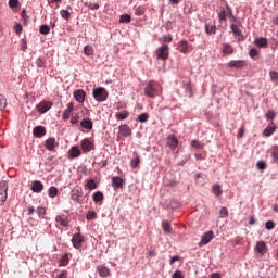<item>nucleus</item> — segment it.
I'll use <instances>...</instances> for the list:
<instances>
[{
    "label": "nucleus",
    "instance_id": "1",
    "mask_svg": "<svg viewBox=\"0 0 278 278\" xmlns=\"http://www.w3.org/2000/svg\"><path fill=\"white\" fill-rule=\"evenodd\" d=\"M160 94H162V85L155 80L148 81L144 87V96L150 99H155V97H160Z\"/></svg>",
    "mask_w": 278,
    "mask_h": 278
},
{
    "label": "nucleus",
    "instance_id": "2",
    "mask_svg": "<svg viewBox=\"0 0 278 278\" xmlns=\"http://www.w3.org/2000/svg\"><path fill=\"white\" fill-rule=\"evenodd\" d=\"M217 16L219 18V23H227V18H230L231 23H236V16H233V11L229 5L219 8Z\"/></svg>",
    "mask_w": 278,
    "mask_h": 278
},
{
    "label": "nucleus",
    "instance_id": "3",
    "mask_svg": "<svg viewBox=\"0 0 278 278\" xmlns=\"http://www.w3.org/2000/svg\"><path fill=\"white\" fill-rule=\"evenodd\" d=\"M93 98L100 103L108 101V90L103 87H98L93 89Z\"/></svg>",
    "mask_w": 278,
    "mask_h": 278
},
{
    "label": "nucleus",
    "instance_id": "4",
    "mask_svg": "<svg viewBox=\"0 0 278 278\" xmlns=\"http://www.w3.org/2000/svg\"><path fill=\"white\" fill-rule=\"evenodd\" d=\"M170 48L168 45H163L156 50V58L157 60H163V62H166L168 60Z\"/></svg>",
    "mask_w": 278,
    "mask_h": 278
},
{
    "label": "nucleus",
    "instance_id": "5",
    "mask_svg": "<svg viewBox=\"0 0 278 278\" xmlns=\"http://www.w3.org/2000/svg\"><path fill=\"white\" fill-rule=\"evenodd\" d=\"M8 201V181H0V205H3Z\"/></svg>",
    "mask_w": 278,
    "mask_h": 278
},
{
    "label": "nucleus",
    "instance_id": "6",
    "mask_svg": "<svg viewBox=\"0 0 278 278\" xmlns=\"http://www.w3.org/2000/svg\"><path fill=\"white\" fill-rule=\"evenodd\" d=\"M53 108V102L43 100L39 104H37L36 109L39 114H47L50 109Z\"/></svg>",
    "mask_w": 278,
    "mask_h": 278
},
{
    "label": "nucleus",
    "instance_id": "7",
    "mask_svg": "<svg viewBox=\"0 0 278 278\" xmlns=\"http://www.w3.org/2000/svg\"><path fill=\"white\" fill-rule=\"evenodd\" d=\"M72 244L74 249H79L81 244H84V235L81 232H77L72 237Z\"/></svg>",
    "mask_w": 278,
    "mask_h": 278
},
{
    "label": "nucleus",
    "instance_id": "8",
    "mask_svg": "<svg viewBox=\"0 0 278 278\" xmlns=\"http://www.w3.org/2000/svg\"><path fill=\"white\" fill-rule=\"evenodd\" d=\"M212 240H214V232L210 230L202 236L199 247H205V244H210Z\"/></svg>",
    "mask_w": 278,
    "mask_h": 278
},
{
    "label": "nucleus",
    "instance_id": "9",
    "mask_svg": "<svg viewBox=\"0 0 278 278\" xmlns=\"http://www.w3.org/2000/svg\"><path fill=\"white\" fill-rule=\"evenodd\" d=\"M178 49L180 53H184L186 55L187 53H190V51H192V45L188 43V40H181L178 43Z\"/></svg>",
    "mask_w": 278,
    "mask_h": 278
},
{
    "label": "nucleus",
    "instance_id": "10",
    "mask_svg": "<svg viewBox=\"0 0 278 278\" xmlns=\"http://www.w3.org/2000/svg\"><path fill=\"white\" fill-rule=\"evenodd\" d=\"M244 66H247V61L244 60H231L230 62L227 63V67L228 68H244Z\"/></svg>",
    "mask_w": 278,
    "mask_h": 278
},
{
    "label": "nucleus",
    "instance_id": "11",
    "mask_svg": "<svg viewBox=\"0 0 278 278\" xmlns=\"http://www.w3.org/2000/svg\"><path fill=\"white\" fill-rule=\"evenodd\" d=\"M277 130V126L275 125V122H270V124L263 130V136L265 138H270Z\"/></svg>",
    "mask_w": 278,
    "mask_h": 278
},
{
    "label": "nucleus",
    "instance_id": "12",
    "mask_svg": "<svg viewBox=\"0 0 278 278\" xmlns=\"http://www.w3.org/2000/svg\"><path fill=\"white\" fill-rule=\"evenodd\" d=\"M254 251L261 255H265V253L268 251V247L266 245V242L257 241L256 245L254 247Z\"/></svg>",
    "mask_w": 278,
    "mask_h": 278
},
{
    "label": "nucleus",
    "instance_id": "13",
    "mask_svg": "<svg viewBox=\"0 0 278 278\" xmlns=\"http://www.w3.org/2000/svg\"><path fill=\"white\" fill-rule=\"evenodd\" d=\"M118 129H119L118 134L123 138H128V136H131V127H129V125L127 124L119 125Z\"/></svg>",
    "mask_w": 278,
    "mask_h": 278
},
{
    "label": "nucleus",
    "instance_id": "14",
    "mask_svg": "<svg viewBox=\"0 0 278 278\" xmlns=\"http://www.w3.org/2000/svg\"><path fill=\"white\" fill-rule=\"evenodd\" d=\"M33 135L35 138H43V136H47V128L45 126H36L33 129Z\"/></svg>",
    "mask_w": 278,
    "mask_h": 278
},
{
    "label": "nucleus",
    "instance_id": "15",
    "mask_svg": "<svg viewBox=\"0 0 278 278\" xmlns=\"http://www.w3.org/2000/svg\"><path fill=\"white\" fill-rule=\"evenodd\" d=\"M75 110V102H70L67 109L63 111L62 118L63 121H68L71 118V113Z\"/></svg>",
    "mask_w": 278,
    "mask_h": 278
},
{
    "label": "nucleus",
    "instance_id": "16",
    "mask_svg": "<svg viewBox=\"0 0 278 278\" xmlns=\"http://www.w3.org/2000/svg\"><path fill=\"white\" fill-rule=\"evenodd\" d=\"M254 45L260 49H268V39L266 37H257L254 39Z\"/></svg>",
    "mask_w": 278,
    "mask_h": 278
},
{
    "label": "nucleus",
    "instance_id": "17",
    "mask_svg": "<svg viewBox=\"0 0 278 278\" xmlns=\"http://www.w3.org/2000/svg\"><path fill=\"white\" fill-rule=\"evenodd\" d=\"M92 147H94V144L92 141H90V139L86 138L81 141V149L84 153H90V151L93 149Z\"/></svg>",
    "mask_w": 278,
    "mask_h": 278
},
{
    "label": "nucleus",
    "instance_id": "18",
    "mask_svg": "<svg viewBox=\"0 0 278 278\" xmlns=\"http://www.w3.org/2000/svg\"><path fill=\"white\" fill-rule=\"evenodd\" d=\"M45 147L46 149H48V151H55L59 144H58V141H55V138L50 137L49 139L46 140Z\"/></svg>",
    "mask_w": 278,
    "mask_h": 278
},
{
    "label": "nucleus",
    "instance_id": "19",
    "mask_svg": "<svg viewBox=\"0 0 278 278\" xmlns=\"http://www.w3.org/2000/svg\"><path fill=\"white\" fill-rule=\"evenodd\" d=\"M33 192H36L37 194H40L42 190H45V185L40 180L33 181V186L30 188Z\"/></svg>",
    "mask_w": 278,
    "mask_h": 278
},
{
    "label": "nucleus",
    "instance_id": "20",
    "mask_svg": "<svg viewBox=\"0 0 278 278\" xmlns=\"http://www.w3.org/2000/svg\"><path fill=\"white\" fill-rule=\"evenodd\" d=\"M55 223H59V225H61L62 227H68V216H66L65 214L58 215L55 217Z\"/></svg>",
    "mask_w": 278,
    "mask_h": 278
},
{
    "label": "nucleus",
    "instance_id": "21",
    "mask_svg": "<svg viewBox=\"0 0 278 278\" xmlns=\"http://www.w3.org/2000/svg\"><path fill=\"white\" fill-rule=\"evenodd\" d=\"M167 146L172 151H175L177 147H179V140L174 135L169 136L167 139Z\"/></svg>",
    "mask_w": 278,
    "mask_h": 278
},
{
    "label": "nucleus",
    "instance_id": "22",
    "mask_svg": "<svg viewBox=\"0 0 278 278\" xmlns=\"http://www.w3.org/2000/svg\"><path fill=\"white\" fill-rule=\"evenodd\" d=\"M74 99L78 102V103H84V101H86V91H84L83 89H78L74 92Z\"/></svg>",
    "mask_w": 278,
    "mask_h": 278
},
{
    "label": "nucleus",
    "instance_id": "23",
    "mask_svg": "<svg viewBox=\"0 0 278 278\" xmlns=\"http://www.w3.org/2000/svg\"><path fill=\"white\" fill-rule=\"evenodd\" d=\"M81 197H84V192L81 191V189L72 190V193H71L72 201H76V203H81L79 201V199H81Z\"/></svg>",
    "mask_w": 278,
    "mask_h": 278
},
{
    "label": "nucleus",
    "instance_id": "24",
    "mask_svg": "<svg viewBox=\"0 0 278 278\" xmlns=\"http://www.w3.org/2000/svg\"><path fill=\"white\" fill-rule=\"evenodd\" d=\"M81 155V150H79V147L74 146L68 152L70 160H74L75 157H79Z\"/></svg>",
    "mask_w": 278,
    "mask_h": 278
},
{
    "label": "nucleus",
    "instance_id": "25",
    "mask_svg": "<svg viewBox=\"0 0 278 278\" xmlns=\"http://www.w3.org/2000/svg\"><path fill=\"white\" fill-rule=\"evenodd\" d=\"M211 191L216 195V197H223V186L219 184H213L211 187Z\"/></svg>",
    "mask_w": 278,
    "mask_h": 278
},
{
    "label": "nucleus",
    "instance_id": "26",
    "mask_svg": "<svg viewBox=\"0 0 278 278\" xmlns=\"http://www.w3.org/2000/svg\"><path fill=\"white\" fill-rule=\"evenodd\" d=\"M112 186L114 190H118V188H123V178L115 176L112 178Z\"/></svg>",
    "mask_w": 278,
    "mask_h": 278
},
{
    "label": "nucleus",
    "instance_id": "27",
    "mask_svg": "<svg viewBox=\"0 0 278 278\" xmlns=\"http://www.w3.org/2000/svg\"><path fill=\"white\" fill-rule=\"evenodd\" d=\"M222 53H224V55H231V53H233V47L229 43H223Z\"/></svg>",
    "mask_w": 278,
    "mask_h": 278
},
{
    "label": "nucleus",
    "instance_id": "28",
    "mask_svg": "<svg viewBox=\"0 0 278 278\" xmlns=\"http://www.w3.org/2000/svg\"><path fill=\"white\" fill-rule=\"evenodd\" d=\"M85 188H87L88 190H97L98 186L94 179L88 178L86 180Z\"/></svg>",
    "mask_w": 278,
    "mask_h": 278
},
{
    "label": "nucleus",
    "instance_id": "29",
    "mask_svg": "<svg viewBox=\"0 0 278 278\" xmlns=\"http://www.w3.org/2000/svg\"><path fill=\"white\" fill-rule=\"evenodd\" d=\"M80 126L83 127V129H88V130L92 129V127H93L92 119H90V118L83 119L80 122Z\"/></svg>",
    "mask_w": 278,
    "mask_h": 278
},
{
    "label": "nucleus",
    "instance_id": "30",
    "mask_svg": "<svg viewBox=\"0 0 278 278\" xmlns=\"http://www.w3.org/2000/svg\"><path fill=\"white\" fill-rule=\"evenodd\" d=\"M117 121H127L129 118V111L118 112L115 114Z\"/></svg>",
    "mask_w": 278,
    "mask_h": 278
},
{
    "label": "nucleus",
    "instance_id": "31",
    "mask_svg": "<svg viewBox=\"0 0 278 278\" xmlns=\"http://www.w3.org/2000/svg\"><path fill=\"white\" fill-rule=\"evenodd\" d=\"M98 273H99L100 277H110V269L105 266H99Z\"/></svg>",
    "mask_w": 278,
    "mask_h": 278
},
{
    "label": "nucleus",
    "instance_id": "32",
    "mask_svg": "<svg viewBox=\"0 0 278 278\" xmlns=\"http://www.w3.org/2000/svg\"><path fill=\"white\" fill-rule=\"evenodd\" d=\"M70 262H71V260L68 258V253H65L60 258L59 266H68Z\"/></svg>",
    "mask_w": 278,
    "mask_h": 278
},
{
    "label": "nucleus",
    "instance_id": "33",
    "mask_svg": "<svg viewBox=\"0 0 278 278\" xmlns=\"http://www.w3.org/2000/svg\"><path fill=\"white\" fill-rule=\"evenodd\" d=\"M162 228L165 233H170V231H173V227L170 226V223L168 220L162 222Z\"/></svg>",
    "mask_w": 278,
    "mask_h": 278
},
{
    "label": "nucleus",
    "instance_id": "34",
    "mask_svg": "<svg viewBox=\"0 0 278 278\" xmlns=\"http://www.w3.org/2000/svg\"><path fill=\"white\" fill-rule=\"evenodd\" d=\"M204 29H205V34H208V35L216 34V25L205 24Z\"/></svg>",
    "mask_w": 278,
    "mask_h": 278
},
{
    "label": "nucleus",
    "instance_id": "35",
    "mask_svg": "<svg viewBox=\"0 0 278 278\" xmlns=\"http://www.w3.org/2000/svg\"><path fill=\"white\" fill-rule=\"evenodd\" d=\"M103 199H105V197L103 195V192L98 191V192L93 193L94 203H101V201H103Z\"/></svg>",
    "mask_w": 278,
    "mask_h": 278
},
{
    "label": "nucleus",
    "instance_id": "36",
    "mask_svg": "<svg viewBox=\"0 0 278 278\" xmlns=\"http://www.w3.org/2000/svg\"><path fill=\"white\" fill-rule=\"evenodd\" d=\"M62 3V0H48V4L50 5V8H52L53 10H58V8H60V4Z\"/></svg>",
    "mask_w": 278,
    "mask_h": 278
},
{
    "label": "nucleus",
    "instance_id": "37",
    "mask_svg": "<svg viewBox=\"0 0 278 278\" xmlns=\"http://www.w3.org/2000/svg\"><path fill=\"white\" fill-rule=\"evenodd\" d=\"M85 8H89V10H99V3H92L91 1H86L84 3Z\"/></svg>",
    "mask_w": 278,
    "mask_h": 278
},
{
    "label": "nucleus",
    "instance_id": "38",
    "mask_svg": "<svg viewBox=\"0 0 278 278\" xmlns=\"http://www.w3.org/2000/svg\"><path fill=\"white\" fill-rule=\"evenodd\" d=\"M39 31L40 34H42L43 36H47L50 31H51V28L49 27V25L47 24H43L39 27Z\"/></svg>",
    "mask_w": 278,
    "mask_h": 278
},
{
    "label": "nucleus",
    "instance_id": "39",
    "mask_svg": "<svg viewBox=\"0 0 278 278\" xmlns=\"http://www.w3.org/2000/svg\"><path fill=\"white\" fill-rule=\"evenodd\" d=\"M37 68H45L47 66V61L43 58H38L36 61Z\"/></svg>",
    "mask_w": 278,
    "mask_h": 278
},
{
    "label": "nucleus",
    "instance_id": "40",
    "mask_svg": "<svg viewBox=\"0 0 278 278\" xmlns=\"http://www.w3.org/2000/svg\"><path fill=\"white\" fill-rule=\"evenodd\" d=\"M257 55H260V50H257L256 48H251L249 50V56L252 59V60H255V58H257Z\"/></svg>",
    "mask_w": 278,
    "mask_h": 278
},
{
    "label": "nucleus",
    "instance_id": "41",
    "mask_svg": "<svg viewBox=\"0 0 278 278\" xmlns=\"http://www.w3.org/2000/svg\"><path fill=\"white\" fill-rule=\"evenodd\" d=\"M277 114H275V111L268 110L267 113L265 114L266 121H275Z\"/></svg>",
    "mask_w": 278,
    "mask_h": 278
},
{
    "label": "nucleus",
    "instance_id": "42",
    "mask_svg": "<svg viewBox=\"0 0 278 278\" xmlns=\"http://www.w3.org/2000/svg\"><path fill=\"white\" fill-rule=\"evenodd\" d=\"M36 212L39 218H45V215L47 214V208L45 206H38Z\"/></svg>",
    "mask_w": 278,
    "mask_h": 278
},
{
    "label": "nucleus",
    "instance_id": "43",
    "mask_svg": "<svg viewBox=\"0 0 278 278\" xmlns=\"http://www.w3.org/2000/svg\"><path fill=\"white\" fill-rule=\"evenodd\" d=\"M269 77H270V81H273V84H278V72L270 71Z\"/></svg>",
    "mask_w": 278,
    "mask_h": 278
},
{
    "label": "nucleus",
    "instance_id": "44",
    "mask_svg": "<svg viewBox=\"0 0 278 278\" xmlns=\"http://www.w3.org/2000/svg\"><path fill=\"white\" fill-rule=\"evenodd\" d=\"M48 194L50 197V199H55V197H58V189L56 187H50Z\"/></svg>",
    "mask_w": 278,
    "mask_h": 278
},
{
    "label": "nucleus",
    "instance_id": "45",
    "mask_svg": "<svg viewBox=\"0 0 278 278\" xmlns=\"http://www.w3.org/2000/svg\"><path fill=\"white\" fill-rule=\"evenodd\" d=\"M191 147H193V149H203L205 147V144H203V142H201L199 140H192Z\"/></svg>",
    "mask_w": 278,
    "mask_h": 278
},
{
    "label": "nucleus",
    "instance_id": "46",
    "mask_svg": "<svg viewBox=\"0 0 278 278\" xmlns=\"http://www.w3.org/2000/svg\"><path fill=\"white\" fill-rule=\"evenodd\" d=\"M230 28L235 36H242V30H240V28H238L236 24H231Z\"/></svg>",
    "mask_w": 278,
    "mask_h": 278
},
{
    "label": "nucleus",
    "instance_id": "47",
    "mask_svg": "<svg viewBox=\"0 0 278 278\" xmlns=\"http://www.w3.org/2000/svg\"><path fill=\"white\" fill-rule=\"evenodd\" d=\"M119 23H131V15L129 14L121 15Z\"/></svg>",
    "mask_w": 278,
    "mask_h": 278
},
{
    "label": "nucleus",
    "instance_id": "48",
    "mask_svg": "<svg viewBox=\"0 0 278 278\" xmlns=\"http://www.w3.org/2000/svg\"><path fill=\"white\" fill-rule=\"evenodd\" d=\"M60 14H61L62 18H64V21H68L71 18V12L68 10L62 9L60 11Z\"/></svg>",
    "mask_w": 278,
    "mask_h": 278
},
{
    "label": "nucleus",
    "instance_id": "49",
    "mask_svg": "<svg viewBox=\"0 0 278 278\" xmlns=\"http://www.w3.org/2000/svg\"><path fill=\"white\" fill-rule=\"evenodd\" d=\"M139 165H140V156H136L130 161L131 168H138Z\"/></svg>",
    "mask_w": 278,
    "mask_h": 278
},
{
    "label": "nucleus",
    "instance_id": "50",
    "mask_svg": "<svg viewBox=\"0 0 278 278\" xmlns=\"http://www.w3.org/2000/svg\"><path fill=\"white\" fill-rule=\"evenodd\" d=\"M144 7H135L136 16H142L144 14Z\"/></svg>",
    "mask_w": 278,
    "mask_h": 278
},
{
    "label": "nucleus",
    "instance_id": "51",
    "mask_svg": "<svg viewBox=\"0 0 278 278\" xmlns=\"http://www.w3.org/2000/svg\"><path fill=\"white\" fill-rule=\"evenodd\" d=\"M139 123H147L149 121V115L147 113H142L138 116Z\"/></svg>",
    "mask_w": 278,
    "mask_h": 278
},
{
    "label": "nucleus",
    "instance_id": "52",
    "mask_svg": "<svg viewBox=\"0 0 278 278\" xmlns=\"http://www.w3.org/2000/svg\"><path fill=\"white\" fill-rule=\"evenodd\" d=\"M87 220H94L97 218V212L94 211H89L86 215Z\"/></svg>",
    "mask_w": 278,
    "mask_h": 278
},
{
    "label": "nucleus",
    "instance_id": "53",
    "mask_svg": "<svg viewBox=\"0 0 278 278\" xmlns=\"http://www.w3.org/2000/svg\"><path fill=\"white\" fill-rule=\"evenodd\" d=\"M256 166H257L258 170H266V168H267L266 162H264V161H258Z\"/></svg>",
    "mask_w": 278,
    "mask_h": 278
},
{
    "label": "nucleus",
    "instance_id": "54",
    "mask_svg": "<svg viewBox=\"0 0 278 278\" xmlns=\"http://www.w3.org/2000/svg\"><path fill=\"white\" fill-rule=\"evenodd\" d=\"M8 104L5 98L0 94V110H4L5 105Z\"/></svg>",
    "mask_w": 278,
    "mask_h": 278
},
{
    "label": "nucleus",
    "instance_id": "55",
    "mask_svg": "<svg viewBox=\"0 0 278 278\" xmlns=\"http://www.w3.org/2000/svg\"><path fill=\"white\" fill-rule=\"evenodd\" d=\"M14 31H15V34H17V36H21V34L23 31V26H21V24H15Z\"/></svg>",
    "mask_w": 278,
    "mask_h": 278
},
{
    "label": "nucleus",
    "instance_id": "56",
    "mask_svg": "<svg viewBox=\"0 0 278 278\" xmlns=\"http://www.w3.org/2000/svg\"><path fill=\"white\" fill-rule=\"evenodd\" d=\"M71 123L72 125H77V123H79V114H74L71 118Z\"/></svg>",
    "mask_w": 278,
    "mask_h": 278
},
{
    "label": "nucleus",
    "instance_id": "57",
    "mask_svg": "<svg viewBox=\"0 0 278 278\" xmlns=\"http://www.w3.org/2000/svg\"><path fill=\"white\" fill-rule=\"evenodd\" d=\"M219 214L223 218H225V216H229V210H227V207H222Z\"/></svg>",
    "mask_w": 278,
    "mask_h": 278
},
{
    "label": "nucleus",
    "instance_id": "58",
    "mask_svg": "<svg viewBox=\"0 0 278 278\" xmlns=\"http://www.w3.org/2000/svg\"><path fill=\"white\" fill-rule=\"evenodd\" d=\"M265 227L268 230L275 229V222H273V220L266 222Z\"/></svg>",
    "mask_w": 278,
    "mask_h": 278
},
{
    "label": "nucleus",
    "instance_id": "59",
    "mask_svg": "<svg viewBox=\"0 0 278 278\" xmlns=\"http://www.w3.org/2000/svg\"><path fill=\"white\" fill-rule=\"evenodd\" d=\"M163 42H173V35H164L163 36Z\"/></svg>",
    "mask_w": 278,
    "mask_h": 278
},
{
    "label": "nucleus",
    "instance_id": "60",
    "mask_svg": "<svg viewBox=\"0 0 278 278\" xmlns=\"http://www.w3.org/2000/svg\"><path fill=\"white\" fill-rule=\"evenodd\" d=\"M10 8H18V0H9Z\"/></svg>",
    "mask_w": 278,
    "mask_h": 278
},
{
    "label": "nucleus",
    "instance_id": "61",
    "mask_svg": "<svg viewBox=\"0 0 278 278\" xmlns=\"http://www.w3.org/2000/svg\"><path fill=\"white\" fill-rule=\"evenodd\" d=\"M85 55H92V48H90L89 46L85 47Z\"/></svg>",
    "mask_w": 278,
    "mask_h": 278
},
{
    "label": "nucleus",
    "instance_id": "62",
    "mask_svg": "<svg viewBox=\"0 0 278 278\" xmlns=\"http://www.w3.org/2000/svg\"><path fill=\"white\" fill-rule=\"evenodd\" d=\"M173 278H184V274L179 270L175 271Z\"/></svg>",
    "mask_w": 278,
    "mask_h": 278
},
{
    "label": "nucleus",
    "instance_id": "63",
    "mask_svg": "<svg viewBox=\"0 0 278 278\" xmlns=\"http://www.w3.org/2000/svg\"><path fill=\"white\" fill-rule=\"evenodd\" d=\"M244 136V126L239 128L238 138H242Z\"/></svg>",
    "mask_w": 278,
    "mask_h": 278
},
{
    "label": "nucleus",
    "instance_id": "64",
    "mask_svg": "<svg viewBox=\"0 0 278 278\" xmlns=\"http://www.w3.org/2000/svg\"><path fill=\"white\" fill-rule=\"evenodd\" d=\"M211 278H222V277H220V274L214 273L211 275Z\"/></svg>",
    "mask_w": 278,
    "mask_h": 278
}]
</instances>
